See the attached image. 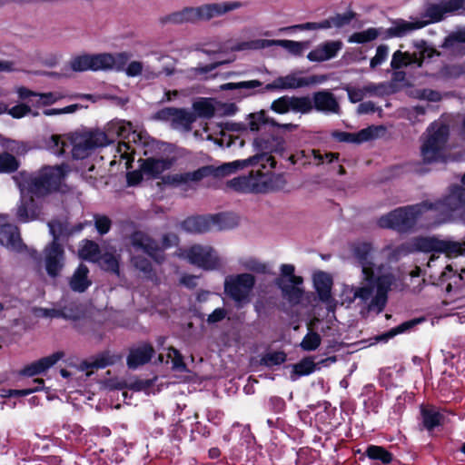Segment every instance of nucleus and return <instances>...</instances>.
<instances>
[{
  "mask_svg": "<svg viewBox=\"0 0 465 465\" xmlns=\"http://www.w3.org/2000/svg\"><path fill=\"white\" fill-rule=\"evenodd\" d=\"M130 242L136 250H142L157 262H161L163 257L158 256L160 247L157 242L147 233L142 231H134L130 235Z\"/></svg>",
  "mask_w": 465,
  "mask_h": 465,
  "instance_id": "20",
  "label": "nucleus"
},
{
  "mask_svg": "<svg viewBox=\"0 0 465 465\" xmlns=\"http://www.w3.org/2000/svg\"><path fill=\"white\" fill-rule=\"evenodd\" d=\"M281 274L274 279L275 286L281 291L282 297L291 305L301 303L304 291L300 286L303 283V278L295 275V267L292 264H282Z\"/></svg>",
  "mask_w": 465,
  "mask_h": 465,
  "instance_id": "7",
  "label": "nucleus"
},
{
  "mask_svg": "<svg viewBox=\"0 0 465 465\" xmlns=\"http://www.w3.org/2000/svg\"><path fill=\"white\" fill-rule=\"evenodd\" d=\"M64 357V352L62 351H58L54 352L53 354L43 357L26 366H25L20 374L26 377H33L38 374H41L53 367L58 361Z\"/></svg>",
  "mask_w": 465,
  "mask_h": 465,
  "instance_id": "21",
  "label": "nucleus"
},
{
  "mask_svg": "<svg viewBox=\"0 0 465 465\" xmlns=\"http://www.w3.org/2000/svg\"><path fill=\"white\" fill-rule=\"evenodd\" d=\"M111 61L109 56L98 54H83L74 57L71 62V68L74 72H84L87 70L98 71L105 70L107 63Z\"/></svg>",
  "mask_w": 465,
  "mask_h": 465,
  "instance_id": "16",
  "label": "nucleus"
},
{
  "mask_svg": "<svg viewBox=\"0 0 465 465\" xmlns=\"http://www.w3.org/2000/svg\"><path fill=\"white\" fill-rule=\"evenodd\" d=\"M423 321H424V318H414V319L406 321V322L399 324L398 326H396L394 328H391L387 332L380 335L378 337V340L379 341H387L389 339H391V338H393L394 336H396L398 334H401V333L410 331L416 325H418L419 323L422 322Z\"/></svg>",
  "mask_w": 465,
  "mask_h": 465,
  "instance_id": "38",
  "label": "nucleus"
},
{
  "mask_svg": "<svg viewBox=\"0 0 465 465\" xmlns=\"http://www.w3.org/2000/svg\"><path fill=\"white\" fill-rule=\"evenodd\" d=\"M313 282L320 301L325 303L330 302L331 300V277L327 272H320L314 275Z\"/></svg>",
  "mask_w": 465,
  "mask_h": 465,
  "instance_id": "30",
  "label": "nucleus"
},
{
  "mask_svg": "<svg viewBox=\"0 0 465 465\" xmlns=\"http://www.w3.org/2000/svg\"><path fill=\"white\" fill-rule=\"evenodd\" d=\"M242 6H243V3L239 1L205 5V19L223 15Z\"/></svg>",
  "mask_w": 465,
  "mask_h": 465,
  "instance_id": "35",
  "label": "nucleus"
},
{
  "mask_svg": "<svg viewBox=\"0 0 465 465\" xmlns=\"http://www.w3.org/2000/svg\"><path fill=\"white\" fill-rule=\"evenodd\" d=\"M327 76L324 74H312L307 77H298L295 74L285 76H279L273 82L267 84L257 93L263 94L266 91L297 89L325 82Z\"/></svg>",
  "mask_w": 465,
  "mask_h": 465,
  "instance_id": "12",
  "label": "nucleus"
},
{
  "mask_svg": "<svg viewBox=\"0 0 465 465\" xmlns=\"http://www.w3.org/2000/svg\"><path fill=\"white\" fill-rule=\"evenodd\" d=\"M464 5L465 0H448L440 4H429L422 14V18L428 19L418 22L426 23V25L440 23L444 20L447 14L455 13L463 9Z\"/></svg>",
  "mask_w": 465,
  "mask_h": 465,
  "instance_id": "15",
  "label": "nucleus"
},
{
  "mask_svg": "<svg viewBox=\"0 0 465 465\" xmlns=\"http://www.w3.org/2000/svg\"><path fill=\"white\" fill-rule=\"evenodd\" d=\"M272 45L283 47L293 55H302L303 49L305 48L304 43L287 39L269 41L268 45Z\"/></svg>",
  "mask_w": 465,
  "mask_h": 465,
  "instance_id": "46",
  "label": "nucleus"
},
{
  "mask_svg": "<svg viewBox=\"0 0 465 465\" xmlns=\"http://www.w3.org/2000/svg\"><path fill=\"white\" fill-rule=\"evenodd\" d=\"M88 267L84 263L79 264L71 278V289L78 292H85L92 283L91 281L88 280Z\"/></svg>",
  "mask_w": 465,
  "mask_h": 465,
  "instance_id": "34",
  "label": "nucleus"
},
{
  "mask_svg": "<svg viewBox=\"0 0 465 465\" xmlns=\"http://www.w3.org/2000/svg\"><path fill=\"white\" fill-rule=\"evenodd\" d=\"M133 261L134 267L143 272L146 277L152 278L154 275L152 262L147 258L137 255L134 257Z\"/></svg>",
  "mask_w": 465,
  "mask_h": 465,
  "instance_id": "57",
  "label": "nucleus"
},
{
  "mask_svg": "<svg viewBox=\"0 0 465 465\" xmlns=\"http://www.w3.org/2000/svg\"><path fill=\"white\" fill-rule=\"evenodd\" d=\"M377 126H369L357 133H348L344 131H333L331 137L340 143H361L375 138Z\"/></svg>",
  "mask_w": 465,
  "mask_h": 465,
  "instance_id": "24",
  "label": "nucleus"
},
{
  "mask_svg": "<svg viewBox=\"0 0 465 465\" xmlns=\"http://www.w3.org/2000/svg\"><path fill=\"white\" fill-rule=\"evenodd\" d=\"M94 226L100 235L106 234L112 226L111 219L106 215L94 214Z\"/></svg>",
  "mask_w": 465,
  "mask_h": 465,
  "instance_id": "59",
  "label": "nucleus"
},
{
  "mask_svg": "<svg viewBox=\"0 0 465 465\" xmlns=\"http://www.w3.org/2000/svg\"><path fill=\"white\" fill-rule=\"evenodd\" d=\"M114 363V360L113 359V356L109 354L108 351H104L97 355L94 360L92 361H84L82 362L83 369L88 370V369H104L107 366H111Z\"/></svg>",
  "mask_w": 465,
  "mask_h": 465,
  "instance_id": "43",
  "label": "nucleus"
},
{
  "mask_svg": "<svg viewBox=\"0 0 465 465\" xmlns=\"http://www.w3.org/2000/svg\"><path fill=\"white\" fill-rule=\"evenodd\" d=\"M33 207V201L30 203L22 202L21 204L17 207L16 212V217L18 221L21 223H27L29 221L35 220L37 217V213Z\"/></svg>",
  "mask_w": 465,
  "mask_h": 465,
  "instance_id": "49",
  "label": "nucleus"
},
{
  "mask_svg": "<svg viewBox=\"0 0 465 465\" xmlns=\"http://www.w3.org/2000/svg\"><path fill=\"white\" fill-rule=\"evenodd\" d=\"M193 107V112L184 108L164 107L155 113L154 118L160 121H170L173 129L182 128L185 132H190L196 119L203 117V97H199Z\"/></svg>",
  "mask_w": 465,
  "mask_h": 465,
  "instance_id": "6",
  "label": "nucleus"
},
{
  "mask_svg": "<svg viewBox=\"0 0 465 465\" xmlns=\"http://www.w3.org/2000/svg\"><path fill=\"white\" fill-rule=\"evenodd\" d=\"M379 36V32L376 28L371 27L367 30L352 34L350 38V43L365 44L375 40Z\"/></svg>",
  "mask_w": 465,
  "mask_h": 465,
  "instance_id": "50",
  "label": "nucleus"
},
{
  "mask_svg": "<svg viewBox=\"0 0 465 465\" xmlns=\"http://www.w3.org/2000/svg\"><path fill=\"white\" fill-rule=\"evenodd\" d=\"M364 455L371 460H378L382 465H389L394 460V455L385 447L380 445H368Z\"/></svg>",
  "mask_w": 465,
  "mask_h": 465,
  "instance_id": "36",
  "label": "nucleus"
},
{
  "mask_svg": "<svg viewBox=\"0 0 465 465\" xmlns=\"http://www.w3.org/2000/svg\"><path fill=\"white\" fill-rule=\"evenodd\" d=\"M255 282L256 279L252 273L229 275L224 281V293L238 308H242L250 302Z\"/></svg>",
  "mask_w": 465,
  "mask_h": 465,
  "instance_id": "8",
  "label": "nucleus"
},
{
  "mask_svg": "<svg viewBox=\"0 0 465 465\" xmlns=\"http://www.w3.org/2000/svg\"><path fill=\"white\" fill-rule=\"evenodd\" d=\"M342 89L346 91L348 98L350 102L352 104L361 102L364 97V93L362 89L351 86L350 84L344 85Z\"/></svg>",
  "mask_w": 465,
  "mask_h": 465,
  "instance_id": "63",
  "label": "nucleus"
},
{
  "mask_svg": "<svg viewBox=\"0 0 465 465\" xmlns=\"http://www.w3.org/2000/svg\"><path fill=\"white\" fill-rule=\"evenodd\" d=\"M354 17L355 13L353 11H349L344 14H337L334 16H331V20L333 21L334 27L341 28L349 25Z\"/></svg>",
  "mask_w": 465,
  "mask_h": 465,
  "instance_id": "62",
  "label": "nucleus"
},
{
  "mask_svg": "<svg viewBox=\"0 0 465 465\" xmlns=\"http://www.w3.org/2000/svg\"><path fill=\"white\" fill-rule=\"evenodd\" d=\"M417 63V54H411L409 52H401V50H397L392 54V58L391 61V66L393 70H400L402 67H407L411 64H416Z\"/></svg>",
  "mask_w": 465,
  "mask_h": 465,
  "instance_id": "39",
  "label": "nucleus"
},
{
  "mask_svg": "<svg viewBox=\"0 0 465 465\" xmlns=\"http://www.w3.org/2000/svg\"><path fill=\"white\" fill-rule=\"evenodd\" d=\"M426 26V23L408 22L403 19L393 21V26L388 28L385 32L386 38L402 37L409 32L420 29Z\"/></svg>",
  "mask_w": 465,
  "mask_h": 465,
  "instance_id": "31",
  "label": "nucleus"
},
{
  "mask_svg": "<svg viewBox=\"0 0 465 465\" xmlns=\"http://www.w3.org/2000/svg\"><path fill=\"white\" fill-rule=\"evenodd\" d=\"M219 128L218 133L210 134V124L205 123V140L212 141L215 145L221 148L231 147L238 142L239 147H242L244 141L238 135L230 134L229 132H245L248 130L245 123L221 122L217 123Z\"/></svg>",
  "mask_w": 465,
  "mask_h": 465,
  "instance_id": "9",
  "label": "nucleus"
},
{
  "mask_svg": "<svg viewBox=\"0 0 465 465\" xmlns=\"http://www.w3.org/2000/svg\"><path fill=\"white\" fill-rule=\"evenodd\" d=\"M50 233L53 236L51 242H59L61 238H68L72 236L70 232V224L67 222H62L59 220H53L48 223Z\"/></svg>",
  "mask_w": 465,
  "mask_h": 465,
  "instance_id": "42",
  "label": "nucleus"
},
{
  "mask_svg": "<svg viewBox=\"0 0 465 465\" xmlns=\"http://www.w3.org/2000/svg\"><path fill=\"white\" fill-rule=\"evenodd\" d=\"M183 10L186 23H195L203 17V6L184 7Z\"/></svg>",
  "mask_w": 465,
  "mask_h": 465,
  "instance_id": "61",
  "label": "nucleus"
},
{
  "mask_svg": "<svg viewBox=\"0 0 465 465\" xmlns=\"http://www.w3.org/2000/svg\"><path fill=\"white\" fill-rule=\"evenodd\" d=\"M66 166H44L27 180L28 191L36 197L46 196L57 191L66 175Z\"/></svg>",
  "mask_w": 465,
  "mask_h": 465,
  "instance_id": "4",
  "label": "nucleus"
},
{
  "mask_svg": "<svg viewBox=\"0 0 465 465\" xmlns=\"http://www.w3.org/2000/svg\"><path fill=\"white\" fill-rule=\"evenodd\" d=\"M420 250L425 252L444 253L449 258L458 257L465 253L463 243L454 241L440 240L436 237H423L419 239Z\"/></svg>",
  "mask_w": 465,
  "mask_h": 465,
  "instance_id": "13",
  "label": "nucleus"
},
{
  "mask_svg": "<svg viewBox=\"0 0 465 465\" xmlns=\"http://www.w3.org/2000/svg\"><path fill=\"white\" fill-rule=\"evenodd\" d=\"M238 225V217L232 213H219L205 215V231L208 230H229Z\"/></svg>",
  "mask_w": 465,
  "mask_h": 465,
  "instance_id": "25",
  "label": "nucleus"
},
{
  "mask_svg": "<svg viewBox=\"0 0 465 465\" xmlns=\"http://www.w3.org/2000/svg\"><path fill=\"white\" fill-rule=\"evenodd\" d=\"M223 267L217 252L211 246H205V271L216 270Z\"/></svg>",
  "mask_w": 465,
  "mask_h": 465,
  "instance_id": "54",
  "label": "nucleus"
},
{
  "mask_svg": "<svg viewBox=\"0 0 465 465\" xmlns=\"http://www.w3.org/2000/svg\"><path fill=\"white\" fill-rule=\"evenodd\" d=\"M243 161H246V167H258L257 169L262 170L269 178V184H271L272 178L269 177L270 171L265 172L264 170L267 169V167H270V169L276 167V160L272 154L262 152L261 153H256L247 159H243Z\"/></svg>",
  "mask_w": 465,
  "mask_h": 465,
  "instance_id": "32",
  "label": "nucleus"
},
{
  "mask_svg": "<svg viewBox=\"0 0 465 465\" xmlns=\"http://www.w3.org/2000/svg\"><path fill=\"white\" fill-rule=\"evenodd\" d=\"M262 83L259 80L242 81L239 83H226L221 85L222 90H235L246 89L252 90L257 87H262Z\"/></svg>",
  "mask_w": 465,
  "mask_h": 465,
  "instance_id": "55",
  "label": "nucleus"
},
{
  "mask_svg": "<svg viewBox=\"0 0 465 465\" xmlns=\"http://www.w3.org/2000/svg\"><path fill=\"white\" fill-rule=\"evenodd\" d=\"M322 342L321 335L316 332L310 331L302 339L300 343L301 348L305 351H315Z\"/></svg>",
  "mask_w": 465,
  "mask_h": 465,
  "instance_id": "51",
  "label": "nucleus"
},
{
  "mask_svg": "<svg viewBox=\"0 0 465 465\" xmlns=\"http://www.w3.org/2000/svg\"><path fill=\"white\" fill-rule=\"evenodd\" d=\"M226 187L238 193H266L272 189L269 178L260 169H252L248 176H238L227 181Z\"/></svg>",
  "mask_w": 465,
  "mask_h": 465,
  "instance_id": "10",
  "label": "nucleus"
},
{
  "mask_svg": "<svg viewBox=\"0 0 465 465\" xmlns=\"http://www.w3.org/2000/svg\"><path fill=\"white\" fill-rule=\"evenodd\" d=\"M427 211H433L441 216H450L453 212L465 206V188L460 185L451 187L449 194L435 202L424 201Z\"/></svg>",
  "mask_w": 465,
  "mask_h": 465,
  "instance_id": "11",
  "label": "nucleus"
},
{
  "mask_svg": "<svg viewBox=\"0 0 465 465\" xmlns=\"http://www.w3.org/2000/svg\"><path fill=\"white\" fill-rule=\"evenodd\" d=\"M428 136L420 147V155L424 163H445V148L450 136L449 126L430 124L428 128Z\"/></svg>",
  "mask_w": 465,
  "mask_h": 465,
  "instance_id": "5",
  "label": "nucleus"
},
{
  "mask_svg": "<svg viewBox=\"0 0 465 465\" xmlns=\"http://www.w3.org/2000/svg\"><path fill=\"white\" fill-rule=\"evenodd\" d=\"M247 119V127L252 132L259 131L263 124H277V122L273 118H270L266 115L264 110L248 114Z\"/></svg>",
  "mask_w": 465,
  "mask_h": 465,
  "instance_id": "40",
  "label": "nucleus"
},
{
  "mask_svg": "<svg viewBox=\"0 0 465 465\" xmlns=\"http://www.w3.org/2000/svg\"><path fill=\"white\" fill-rule=\"evenodd\" d=\"M177 255L187 260L190 263L203 267V247L201 245H194L189 249H178Z\"/></svg>",
  "mask_w": 465,
  "mask_h": 465,
  "instance_id": "37",
  "label": "nucleus"
},
{
  "mask_svg": "<svg viewBox=\"0 0 465 465\" xmlns=\"http://www.w3.org/2000/svg\"><path fill=\"white\" fill-rule=\"evenodd\" d=\"M79 249V256L85 261H95L100 254L99 245L92 240H84Z\"/></svg>",
  "mask_w": 465,
  "mask_h": 465,
  "instance_id": "44",
  "label": "nucleus"
},
{
  "mask_svg": "<svg viewBox=\"0 0 465 465\" xmlns=\"http://www.w3.org/2000/svg\"><path fill=\"white\" fill-rule=\"evenodd\" d=\"M311 112L315 109L324 114H338L340 111L339 103L335 95L329 90H321L312 94L310 98Z\"/></svg>",
  "mask_w": 465,
  "mask_h": 465,
  "instance_id": "19",
  "label": "nucleus"
},
{
  "mask_svg": "<svg viewBox=\"0 0 465 465\" xmlns=\"http://www.w3.org/2000/svg\"><path fill=\"white\" fill-rule=\"evenodd\" d=\"M0 244L18 252L26 248L21 239L18 227L11 223L0 225Z\"/></svg>",
  "mask_w": 465,
  "mask_h": 465,
  "instance_id": "22",
  "label": "nucleus"
},
{
  "mask_svg": "<svg viewBox=\"0 0 465 465\" xmlns=\"http://www.w3.org/2000/svg\"><path fill=\"white\" fill-rule=\"evenodd\" d=\"M422 425L428 431H432L436 427L443 425L444 415L436 411L434 407L420 408Z\"/></svg>",
  "mask_w": 465,
  "mask_h": 465,
  "instance_id": "33",
  "label": "nucleus"
},
{
  "mask_svg": "<svg viewBox=\"0 0 465 465\" xmlns=\"http://www.w3.org/2000/svg\"><path fill=\"white\" fill-rule=\"evenodd\" d=\"M140 167L149 178H158L164 171L169 170L173 164V159L148 157L140 159Z\"/></svg>",
  "mask_w": 465,
  "mask_h": 465,
  "instance_id": "23",
  "label": "nucleus"
},
{
  "mask_svg": "<svg viewBox=\"0 0 465 465\" xmlns=\"http://www.w3.org/2000/svg\"><path fill=\"white\" fill-rule=\"evenodd\" d=\"M309 96L283 95L272 101L270 109L276 114H285L289 112L306 114L311 113Z\"/></svg>",
  "mask_w": 465,
  "mask_h": 465,
  "instance_id": "14",
  "label": "nucleus"
},
{
  "mask_svg": "<svg viewBox=\"0 0 465 465\" xmlns=\"http://www.w3.org/2000/svg\"><path fill=\"white\" fill-rule=\"evenodd\" d=\"M353 258L361 267L362 286L352 289L353 297L368 304L370 312H381L388 301V292L393 282V275L384 272V265L372 262L373 246L369 242H356L351 246Z\"/></svg>",
  "mask_w": 465,
  "mask_h": 465,
  "instance_id": "1",
  "label": "nucleus"
},
{
  "mask_svg": "<svg viewBox=\"0 0 465 465\" xmlns=\"http://www.w3.org/2000/svg\"><path fill=\"white\" fill-rule=\"evenodd\" d=\"M45 315L51 318H62L64 320L77 321L80 319V313L77 306H65L60 309H45Z\"/></svg>",
  "mask_w": 465,
  "mask_h": 465,
  "instance_id": "41",
  "label": "nucleus"
},
{
  "mask_svg": "<svg viewBox=\"0 0 465 465\" xmlns=\"http://www.w3.org/2000/svg\"><path fill=\"white\" fill-rule=\"evenodd\" d=\"M203 179V166L199 167L193 172L165 175L163 177V182L165 184H170L173 186H186L192 188L193 183H198Z\"/></svg>",
  "mask_w": 465,
  "mask_h": 465,
  "instance_id": "26",
  "label": "nucleus"
},
{
  "mask_svg": "<svg viewBox=\"0 0 465 465\" xmlns=\"http://www.w3.org/2000/svg\"><path fill=\"white\" fill-rule=\"evenodd\" d=\"M181 227L188 232H202L203 231V216L188 217L183 221Z\"/></svg>",
  "mask_w": 465,
  "mask_h": 465,
  "instance_id": "52",
  "label": "nucleus"
},
{
  "mask_svg": "<svg viewBox=\"0 0 465 465\" xmlns=\"http://www.w3.org/2000/svg\"><path fill=\"white\" fill-rule=\"evenodd\" d=\"M244 168H246V161L243 160L224 163L216 167L213 165H205V178H223Z\"/></svg>",
  "mask_w": 465,
  "mask_h": 465,
  "instance_id": "29",
  "label": "nucleus"
},
{
  "mask_svg": "<svg viewBox=\"0 0 465 465\" xmlns=\"http://www.w3.org/2000/svg\"><path fill=\"white\" fill-rule=\"evenodd\" d=\"M19 161L9 153H0V173H11L19 168Z\"/></svg>",
  "mask_w": 465,
  "mask_h": 465,
  "instance_id": "47",
  "label": "nucleus"
},
{
  "mask_svg": "<svg viewBox=\"0 0 465 465\" xmlns=\"http://www.w3.org/2000/svg\"><path fill=\"white\" fill-rule=\"evenodd\" d=\"M287 361V354L283 351H276L264 353L260 360V364L268 368L279 366Z\"/></svg>",
  "mask_w": 465,
  "mask_h": 465,
  "instance_id": "45",
  "label": "nucleus"
},
{
  "mask_svg": "<svg viewBox=\"0 0 465 465\" xmlns=\"http://www.w3.org/2000/svg\"><path fill=\"white\" fill-rule=\"evenodd\" d=\"M120 120H112L110 121L106 126L105 131L101 132V134L105 135L106 145L113 143L117 138H119V130H120Z\"/></svg>",
  "mask_w": 465,
  "mask_h": 465,
  "instance_id": "56",
  "label": "nucleus"
},
{
  "mask_svg": "<svg viewBox=\"0 0 465 465\" xmlns=\"http://www.w3.org/2000/svg\"><path fill=\"white\" fill-rule=\"evenodd\" d=\"M342 44L341 41H326L315 49L312 50L307 58L311 62H323L335 57L341 50Z\"/></svg>",
  "mask_w": 465,
  "mask_h": 465,
  "instance_id": "28",
  "label": "nucleus"
},
{
  "mask_svg": "<svg viewBox=\"0 0 465 465\" xmlns=\"http://www.w3.org/2000/svg\"><path fill=\"white\" fill-rule=\"evenodd\" d=\"M102 55L109 56L111 58V61L107 63L108 66L105 67V70L115 69L116 71L124 70L125 65L131 56L129 54L125 52L118 53L114 55L111 54H102Z\"/></svg>",
  "mask_w": 465,
  "mask_h": 465,
  "instance_id": "48",
  "label": "nucleus"
},
{
  "mask_svg": "<svg viewBox=\"0 0 465 465\" xmlns=\"http://www.w3.org/2000/svg\"><path fill=\"white\" fill-rule=\"evenodd\" d=\"M316 365L311 357H305L293 365V372L298 376H306L315 371Z\"/></svg>",
  "mask_w": 465,
  "mask_h": 465,
  "instance_id": "53",
  "label": "nucleus"
},
{
  "mask_svg": "<svg viewBox=\"0 0 465 465\" xmlns=\"http://www.w3.org/2000/svg\"><path fill=\"white\" fill-rule=\"evenodd\" d=\"M334 27L331 17L322 20L321 22H307L304 24L294 25L293 28L300 30H318V29H329Z\"/></svg>",
  "mask_w": 465,
  "mask_h": 465,
  "instance_id": "58",
  "label": "nucleus"
},
{
  "mask_svg": "<svg viewBox=\"0 0 465 465\" xmlns=\"http://www.w3.org/2000/svg\"><path fill=\"white\" fill-rule=\"evenodd\" d=\"M154 354V349L151 343L144 342L142 345L130 350L127 356V366L129 369H136L151 361Z\"/></svg>",
  "mask_w": 465,
  "mask_h": 465,
  "instance_id": "27",
  "label": "nucleus"
},
{
  "mask_svg": "<svg viewBox=\"0 0 465 465\" xmlns=\"http://www.w3.org/2000/svg\"><path fill=\"white\" fill-rule=\"evenodd\" d=\"M440 48L448 51L449 54L453 57L465 56V25L459 26L448 34Z\"/></svg>",
  "mask_w": 465,
  "mask_h": 465,
  "instance_id": "18",
  "label": "nucleus"
},
{
  "mask_svg": "<svg viewBox=\"0 0 465 465\" xmlns=\"http://www.w3.org/2000/svg\"><path fill=\"white\" fill-rule=\"evenodd\" d=\"M427 211L426 203L398 207L378 220V225L384 229H392L398 232H411L419 218Z\"/></svg>",
  "mask_w": 465,
  "mask_h": 465,
  "instance_id": "3",
  "label": "nucleus"
},
{
  "mask_svg": "<svg viewBox=\"0 0 465 465\" xmlns=\"http://www.w3.org/2000/svg\"><path fill=\"white\" fill-rule=\"evenodd\" d=\"M52 147L58 155H63L66 152V148L72 145V157L75 160H83L87 158L91 153L98 148L106 146L105 135L101 131H93L72 136L70 143L63 140L59 135H52Z\"/></svg>",
  "mask_w": 465,
  "mask_h": 465,
  "instance_id": "2",
  "label": "nucleus"
},
{
  "mask_svg": "<svg viewBox=\"0 0 465 465\" xmlns=\"http://www.w3.org/2000/svg\"><path fill=\"white\" fill-rule=\"evenodd\" d=\"M30 112L31 108L29 105L25 104H19L10 109L7 108L6 113H8L13 118L20 119L28 114Z\"/></svg>",
  "mask_w": 465,
  "mask_h": 465,
  "instance_id": "64",
  "label": "nucleus"
},
{
  "mask_svg": "<svg viewBox=\"0 0 465 465\" xmlns=\"http://www.w3.org/2000/svg\"><path fill=\"white\" fill-rule=\"evenodd\" d=\"M45 270L49 276L54 278L59 275L64 267V251L59 242H50L45 248Z\"/></svg>",
  "mask_w": 465,
  "mask_h": 465,
  "instance_id": "17",
  "label": "nucleus"
},
{
  "mask_svg": "<svg viewBox=\"0 0 465 465\" xmlns=\"http://www.w3.org/2000/svg\"><path fill=\"white\" fill-rule=\"evenodd\" d=\"M389 47L386 45H380L377 47L376 54L371 59L370 66L371 69L381 65L388 57Z\"/></svg>",
  "mask_w": 465,
  "mask_h": 465,
  "instance_id": "60",
  "label": "nucleus"
}]
</instances>
